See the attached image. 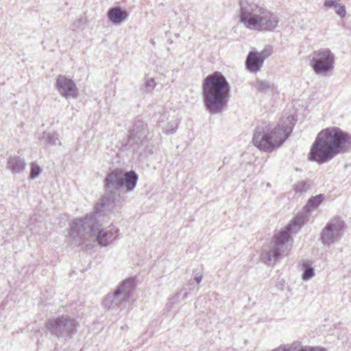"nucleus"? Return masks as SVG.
Instances as JSON below:
<instances>
[{"label": "nucleus", "instance_id": "1", "mask_svg": "<svg viewBox=\"0 0 351 351\" xmlns=\"http://www.w3.org/2000/svg\"><path fill=\"white\" fill-rule=\"evenodd\" d=\"M138 180V175L134 170L115 169L108 172L104 180L105 193L96 203V211L121 207L125 201L124 195L135 189Z\"/></svg>", "mask_w": 351, "mask_h": 351}, {"label": "nucleus", "instance_id": "2", "mask_svg": "<svg viewBox=\"0 0 351 351\" xmlns=\"http://www.w3.org/2000/svg\"><path fill=\"white\" fill-rule=\"evenodd\" d=\"M107 210L96 211V204L93 211L82 217L75 218L69 224L66 230L67 237L71 245L81 246L87 241V237H95L97 243L101 246H107L114 239L111 230L100 228L102 219Z\"/></svg>", "mask_w": 351, "mask_h": 351}, {"label": "nucleus", "instance_id": "3", "mask_svg": "<svg viewBox=\"0 0 351 351\" xmlns=\"http://www.w3.org/2000/svg\"><path fill=\"white\" fill-rule=\"evenodd\" d=\"M351 152V134L338 127L323 129L311 145L308 157L318 164L329 162L339 154Z\"/></svg>", "mask_w": 351, "mask_h": 351}, {"label": "nucleus", "instance_id": "4", "mask_svg": "<svg viewBox=\"0 0 351 351\" xmlns=\"http://www.w3.org/2000/svg\"><path fill=\"white\" fill-rule=\"evenodd\" d=\"M311 213L303 208L283 229L275 233L268 244L262 246L260 258L268 266H274L282 257L288 256L293 245L292 233L295 228L300 229L309 219Z\"/></svg>", "mask_w": 351, "mask_h": 351}, {"label": "nucleus", "instance_id": "5", "mask_svg": "<svg viewBox=\"0 0 351 351\" xmlns=\"http://www.w3.org/2000/svg\"><path fill=\"white\" fill-rule=\"evenodd\" d=\"M231 86L226 77L219 71H215L204 78L202 95L206 110L210 114L223 112L230 97Z\"/></svg>", "mask_w": 351, "mask_h": 351}, {"label": "nucleus", "instance_id": "6", "mask_svg": "<svg viewBox=\"0 0 351 351\" xmlns=\"http://www.w3.org/2000/svg\"><path fill=\"white\" fill-rule=\"evenodd\" d=\"M296 121L294 116H289L269 133L266 132L263 127H256L252 138L254 145L261 151L272 152L280 147L289 138Z\"/></svg>", "mask_w": 351, "mask_h": 351}, {"label": "nucleus", "instance_id": "7", "mask_svg": "<svg viewBox=\"0 0 351 351\" xmlns=\"http://www.w3.org/2000/svg\"><path fill=\"white\" fill-rule=\"evenodd\" d=\"M241 8L240 21L250 29L258 31H273L279 22L277 15L256 5Z\"/></svg>", "mask_w": 351, "mask_h": 351}, {"label": "nucleus", "instance_id": "8", "mask_svg": "<svg viewBox=\"0 0 351 351\" xmlns=\"http://www.w3.org/2000/svg\"><path fill=\"white\" fill-rule=\"evenodd\" d=\"M79 323L76 319L62 315L48 319L45 324L46 334L58 340L68 341L73 339L77 332Z\"/></svg>", "mask_w": 351, "mask_h": 351}, {"label": "nucleus", "instance_id": "9", "mask_svg": "<svg viewBox=\"0 0 351 351\" xmlns=\"http://www.w3.org/2000/svg\"><path fill=\"white\" fill-rule=\"evenodd\" d=\"M135 289L133 278L123 280L112 293L106 295L103 300L104 308L109 311H116L122 308L129 302Z\"/></svg>", "mask_w": 351, "mask_h": 351}, {"label": "nucleus", "instance_id": "10", "mask_svg": "<svg viewBox=\"0 0 351 351\" xmlns=\"http://www.w3.org/2000/svg\"><path fill=\"white\" fill-rule=\"evenodd\" d=\"M149 131L147 122L137 117L133 121L132 128L128 130L127 138L123 143L125 149L137 151L141 146L149 143Z\"/></svg>", "mask_w": 351, "mask_h": 351}, {"label": "nucleus", "instance_id": "11", "mask_svg": "<svg viewBox=\"0 0 351 351\" xmlns=\"http://www.w3.org/2000/svg\"><path fill=\"white\" fill-rule=\"evenodd\" d=\"M308 59L312 69L317 75H326L334 69L335 56L328 48L314 51Z\"/></svg>", "mask_w": 351, "mask_h": 351}, {"label": "nucleus", "instance_id": "12", "mask_svg": "<svg viewBox=\"0 0 351 351\" xmlns=\"http://www.w3.org/2000/svg\"><path fill=\"white\" fill-rule=\"evenodd\" d=\"M345 222L339 217H335L329 221L322 230L320 240L324 245L330 246L338 241L346 228Z\"/></svg>", "mask_w": 351, "mask_h": 351}, {"label": "nucleus", "instance_id": "13", "mask_svg": "<svg viewBox=\"0 0 351 351\" xmlns=\"http://www.w3.org/2000/svg\"><path fill=\"white\" fill-rule=\"evenodd\" d=\"M55 87L61 96L66 99L77 98L79 90L75 82L71 79L63 75H59L56 77Z\"/></svg>", "mask_w": 351, "mask_h": 351}, {"label": "nucleus", "instance_id": "14", "mask_svg": "<svg viewBox=\"0 0 351 351\" xmlns=\"http://www.w3.org/2000/svg\"><path fill=\"white\" fill-rule=\"evenodd\" d=\"M263 63V58L259 56V52L251 50L246 57L245 66L249 72L256 73L261 71Z\"/></svg>", "mask_w": 351, "mask_h": 351}, {"label": "nucleus", "instance_id": "15", "mask_svg": "<svg viewBox=\"0 0 351 351\" xmlns=\"http://www.w3.org/2000/svg\"><path fill=\"white\" fill-rule=\"evenodd\" d=\"M129 16V12L125 8L116 5L108 9L107 18L114 25H120L125 21Z\"/></svg>", "mask_w": 351, "mask_h": 351}, {"label": "nucleus", "instance_id": "16", "mask_svg": "<svg viewBox=\"0 0 351 351\" xmlns=\"http://www.w3.org/2000/svg\"><path fill=\"white\" fill-rule=\"evenodd\" d=\"M271 351H327V350L321 346H302L300 342L297 341L290 345L280 346Z\"/></svg>", "mask_w": 351, "mask_h": 351}, {"label": "nucleus", "instance_id": "17", "mask_svg": "<svg viewBox=\"0 0 351 351\" xmlns=\"http://www.w3.org/2000/svg\"><path fill=\"white\" fill-rule=\"evenodd\" d=\"M38 138L41 144L45 147L56 145L57 142L60 143L58 134L56 132H43L40 134L38 133Z\"/></svg>", "mask_w": 351, "mask_h": 351}, {"label": "nucleus", "instance_id": "18", "mask_svg": "<svg viewBox=\"0 0 351 351\" xmlns=\"http://www.w3.org/2000/svg\"><path fill=\"white\" fill-rule=\"evenodd\" d=\"M25 160L19 156L10 157L8 160V169L13 173H20L25 168Z\"/></svg>", "mask_w": 351, "mask_h": 351}, {"label": "nucleus", "instance_id": "19", "mask_svg": "<svg viewBox=\"0 0 351 351\" xmlns=\"http://www.w3.org/2000/svg\"><path fill=\"white\" fill-rule=\"evenodd\" d=\"M341 0H325L324 6L326 8H334L335 12L341 18H343L346 14V6L340 3Z\"/></svg>", "mask_w": 351, "mask_h": 351}, {"label": "nucleus", "instance_id": "20", "mask_svg": "<svg viewBox=\"0 0 351 351\" xmlns=\"http://www.w3.org/2000/svg\"><path fill=\"white\" fill-rule=\"evenodd\" d=\"M324 198L325 196L324 194H319L315 196H312L307 201L304 208H306V210H309L312 213L314 210L317 209L320 206V204L324 200Z\"/></svg>", "mask_w": 351, "mask_h": 351}, {"label": "nucleus", "instance_id": "21", "mask_svg": "<svg viewBox=\"0 0 351 351\" xmlns=\"http://www.w3.org/2000/svg\"><path fill=\"white\" fill-rule=\"evenodd\" d=\"M302 275L303 280L307 281L315 276V269L310 261H304L302 264Z\"/></svg>", "mask_w": 351, "mask_h": 351}, {"label": "nucleus", "instance_id": "22", "mask_svg": "<svg viewBox=\"0 0 351 351\" xmlns=\"http://www.w3.org/2000/svg\"><path fill=\"white\" fill-rule=\"evenodd\" d=\"M255 86L258 91L264 93L271 91L274 88V84L269 83L267 81L260 80H257L256 81Z\"/></svg>", "mask_w": 351, "mask_h": 351}, {"label": "nucleus", "instance_id": "23", "mask_svg": "<svg viewBox=\"0 0 351 351\" xmlns=\"http://www.w3.org/2000/svg\"><path fill=\"white\" fill-rule=\"evenodd\" d=\"M42 168L36 162H32L30 164L29 180H34L38 178L42 173Z\"/></svg>", "mask_w": 351, "mask_h": 351}, {"label": "nucleus", "instance_id": "24", "mask_svg": "<svg viewBox=\"0 0 351 351\" xmlns=\"http://www.w3.org/2000/svg\"><path fill=\"white\" fill-rule=\"evenodd\" d=\"M310 189V184L307 180H302L294 184V190L296 193L302 194Z\"/></svg>", "mask_w": 351, "mask_h": 351}, {"label": "nucleus", "instance_id": "25", "mask_svg": "<svg viewBox=\"0 0 351 351\" xmlns=\"http://www.w3.org/2000/svg\"><path fill=\"white\" fill-rule=\"evenodd\" d=\"M187 296L186 289L184 287L179 292H177L174 295L171 297L170 302L172 304H175L182 300L186 298Z\"/></svg>", "mask_w": 351, "mask_h": 351}, {"label": "nucleus", "instance_id": "26", "mask_svg": "<svg viewBox=\"0 0 351 351\" xmlns=\"http://www.w3.org/2000/svg\"><path fill=\"white\" fill-rule=\"evenodd\" d=\"M145 81L143 84V88H145V91L146 93H150L156 87V83L155 82L154 78L153 77H145Z\"/></svg>", "mask_w": 351, "mask_h": 351}, {"label": "nucleus", "instance_id": "27", "mask_svg": "<svg viewBox=\"0 0 351 351\" xmlns=\"http://www.w3.org/2000/svg\"><path fill=\"white\" fill-rule=\"evenodd\" d=\"M272 53V48L270 46H267L264 48L261 52H259V56L263 58V62L265 60L269 57Z\"/></svg>", "mask_w": 351, "mask_h": 351}, {"label": "nucleus", "instance_id": "28", "mask_svg": "<svg viewBox=\"0 0 351 351\" xmlns=\"http://www.w3.org/2000/svg\"><path fill=\"white\" fill-rule=\"evenodd\" d=\"M178 128V124L176 123L175 126H173V124L168 125L167 128L164 129V132L169 135L172 134L176 132V130Z\"/></svg>", "mask_w": 351, "mask_h": 351}, {"label": "nucleus", "instance_id": "29", "mask_svg": "<svg viewBox=\"0 0 351 351\" xmlns=\"http://www.w3.org/2000/svg\"><path fill=\"white\" fill-rule=\"evenodd\" d=\"M85 19L81 16L80 19H78L73 23V26L74 29H81L83 28V26L85 24Z\"/></svg>", "mask_w": 351, "mask_h": 351}, {"label": "nucleus", "instance_id": "30", "mask_svg": "<svg viewBox=\"0 0 351 351\" xmlns=\"http://www.w3.org/2000/svg\"><path fill=\"white\" fill-rule=\"evenodd\" d=\"M193 280L196 283V285H198L202 280L203 275L202 272H195V271H193Z\"/></svg>", "mask_w": 351, "mask_h": 351}, {"label": "nucleus", "instance_id": "31", "mask_svg": "<svg viewBox=\"0 0 351 351\" xmlns=\"http://www.w3.org/2000/svg\"><path fill=\"white\" fill-rule=\"evenodd\" d=\"M197 285H196V283L193 280V279H191L187 285H186V287L185 289H186V290H189V291H193L196 287Z\"/></svg>", "mask_w": 351, "mask_h": 351}, {"label": "nucleus", "instance_id": "32", "mask_svg": "<svg viewBox=\"0 0 351 351\" xmlns=\"http://www.w3.org/2000/svg\"><path fill=\"white\" fill-rule=\"evenodd\" d=\"M144 152L147 155H152L154 154L152 147H149V146H145Z\"/></svg>", "mask_w": 351, "mask_h": 351}, {"label": "nucleus", "instance_id": "33", "mask_svg": "<svg viewBox=\"0 0 351 351\" xmlns=\"http://www.w3.org/2000/svg\"><path fill=\"white\" fill-rule=\"evenodd\" d=\"M278 280H279L278 282V285H277L279 289H280L281 290L283 289V286H284V282L285 281L283 280V279H281L280 280H279V278H278Z\"/></svg>", "mask_w": 351, "mask_h": 351}, {"label": "nucleus", "instance_id": "34", "mask_svg": "<svg viewBox=\"0 0 351 351\" xmlns=\"http://www.w3.org/2000/svg\"><path fill=\"white\" fill-rule=\"evenodd\" d=\"M79 351H82V350H79Z\"/></svg>", "mask_w": 351, "mask_h": 351}]
</instances>
